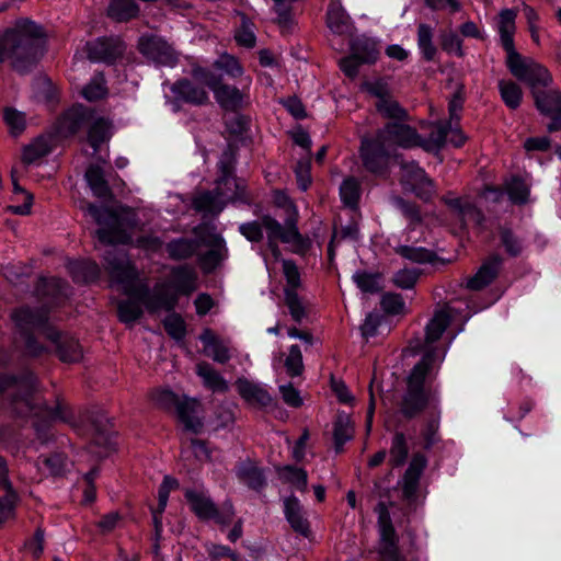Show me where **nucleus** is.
I'll return each mask as SVG.
<instances>
[{
    "label": "nucleus",
    "instance_id": "nucleus-1",
    "mask_svg": "<svg viewBox=\"0 0 561 561\" xmlns=\"http://www.w3.org/2000/svg\"><path fill=\"white\" fill-rule=\"evenodd\" d=\"M37 390L38 379L33 371L28 369L19 374L0 371V396H3V405L9 409L11 414L16 416L35 415L46 417L47 420L38 419L34 426L38 438L47 440L50 422L61 421L72 424V413L60 402H57L54 408L47 404L39 405L34 397Z\"/></svg>",
    "mask_w": 561,
    "mask_h": 561
},
{
    "label": "nucleus",
    "instance_id": "nucleus-2",
    "mask_svg": "<svg viewBox=\"0 0 561 561\" xmlns=\"http://www.w3.org/2000/svg\"><path fill=\"white\" fill-rule=\"evenodd\" d=\"M104 267L110 276L123 287V293L128 297L142 301L149 312L163 309L173 311L178 305V293L170 289L167 284H158L151 291L147 283L138 278L134 265L129 263L126 254L115 248L104 254Z\"/></svg>",
    "mask_w": 561,
    "mask_h": 561
},
{
    "label": "nucleus",
    "instance_id": "nucleus-3",
    "mask_svg": "<svg viewBox=\"0 0 561 561\" xmlns=\"http://www.w3.org/2000/svg\"><path fill=\"white\" fill-rule=\"evenodd\" d=\"M45 31L28 19H20L0 35V64L10 62L20 75L28 73L44 55Z\"/></svg>",
    "mask_w": 561,
    "mask_h": 561
},
{
    "label": "nucleus",
    "instance_id": "nucleus-4",
    "mask_svg": "<svg viewBox=\"0 0 561 561\" xmlns=\"http://www.w3.org/2000/svg\"><path fill=\"white\" fill-rule=\"evenodd\" d=\"M436 348L424 353L407 377V389L401 398L399 411L407 420H413L423 413L432 400L431 390L425 387L426 378L443 360Z\"/></svg>",
    "mask_w": 561,
    "mask_h": 561
},
{
    "label": "nucleus",
    "instance_id": "nucleus-5",
    "mask_svg": "<svg viewBox=\"0 0 561 561\" xmlns=\"http://www.w3.org/2000/svg\"><path fill=\"white\" fill-rule=\"evenodd\" d=\"M236 151L228 146L218 161L219 176L216 180V187L211 191H204L192 199V206L196 211L217 216L224 210L227 204L224 196L227 195V192L221 188V185L231 182L230 178L236 169Z\"/></svg>",
    "mask_w": 561,
    "mask_h": 561
},
{
    "label": "nucleus",
    "instance_id": "nucleus-6",
    "mask_svg": "<svg viewBox=\"0 0 561 561\" xmlns=\"http://www.w3.org/2000/svg\"><path fill=\"white\" fill-rule=\"evenodd\" d=\"M506 66L518 80L526 82L531 93L552 83L549 70L531 58H524L517 50L507 55Z\"/></svg>",
    "mask_w": 561,
    "mask_h": 561
},
{
    "label": "nucleus",
    "instance_id": "nucleus-7",
    "mask_svg": "<svg viewBox=\"0 0 561 561\" xmlns=\"http://www.w3.org/2000/svg\"><path fill=\"white\" fill-rule=\"evenodd\" d=\"M87 210L94 221L101 226L95 232L101 243L112 245L128 242L129 236L123 229L122 221L115 211L94 204H89Z\"/></svg>",
    "mask_w": 561,
    "mask_h": 561
},
{
    "label": "nucleus",
    "instance_id": "nucleus-8",
    "mask_svg": "<svg viewBox=\"0 0 561 561\" xmlns=\"http://www.w3.org/2000/svg\"><path fill=\"white\" fill-rule=\"evenodd\" d=\"M358 152L366 171L375 175L387 174L393 151L376 135L363 137Z\"/></svg>",
    "mask_w": 561,
    "mask_h": 561
},
{
    "label": "nucleus",
    "instance_id": "nucleus-9",
    "mask_svg": "<svg viewBox=\"0 0 561 561\" xmlns=\"http://www.w3.org/2000/svg\"><path fill=\"white\" fill-rule=\"evenodd\" d=\"M213 230L214 229H210L206 225H198L193 228V233L195 237L201 238L202 244L210 248L207 252L199 254L197 257L198 264L204 273L215 271L228 255L225 239Z\"/></svg>",
    "mask_w": 561,
    "mask_h": 561
},
{
    "label": "nucleus",
    "instance_id": "nucleus-10",
    "mask_svg": "<svg viewBox=\"0 0 561 561\" xmlns=\"http://www.w3.org/2000/svg\"><path fill=\"white\" fill-rule=\"evenodd\" d=\"M364 90L376 98V111L392 122H405L409 119L408 111L393 98L391 90L383 80H375L364 83Z\"/></svg>",
    "mask_w": 561,
    "mask_h": 561
},
{
    "label": "nucleus",
    "instance_id": "nucleus-11",
    "mask_svg": "<svg viewBox=\"0 0 561 561\" xmlns=\"http://www.w3.org/2000/svg\"><path fill=\"white\" fill-rule=\"evenodd\" d=\"M137 49L149 61L164 67H173L179 61V54L163 37L144 34L138 38Z\"/></svg>",
    "mask_w": 561,
    "mask_h": 561
},
{
    "label": "nucleus",
    "instance_id": "nucleus-12",
    "mask_svg": "<svg viewBox=\"0 0 561 561\" xmlns=\"http://www.w3.org/2000/svg\"><path fill=\"white\" fill-rule=\"evenodd\" d=\"M375 135L392 151L397 148H415L420 144V134L416 128L400 121L385 124L376 130Z\"/></svg>",
    "mask_w": 561,
    "mask_h": 561
},
{
    "label": "nucleus",
    "instance_id": "nucleus-13",
    "mask_svg": "<svg viewBox=\"0 0 561 561\" xmlns=\"http://www.w3.org/2000/svg\"><path fill=\"white\" fill-rule=\"evenodd\" d=\"M126 44L119 36H101L85 44L88 58L93 62L114 65L122 59L126 51Z\"/></svg>",
    "mask_w": 561,
    "mask_h": 561
},
{
    "label": "nucleus",
    "instance_id": "nucleus-14",
    "mask_svg": "<svg viewBox=\"0 0 561 561\" xmlns=\"http://www.w3.org/2000/svg\"><path fill=\"white\" fill-rule=\"evenodd\" d=\"M186 501L188 502L192 512L202 520H215L218 524H229L233 516L232 505H228L226 513H221L213 500L204 494L187 489L184 493Z\"/></svg>",
    "mask_w": 561,
    "mask_h": 561
},
{
    "label": "nucleus",
    "instance_id": "nucleus-15",
    "mask_svg": "<svg viewBox=\"0 0 561 561\" xmlns=\"http://www.w3.org/2000/svg\"><path fill=\"white\" fill-rule=\"evenodd\" d=\"M426 466V457L420 451L414 453L403 476L398 481L402 499L410 505L414 504L417 500L421 478Z\"/></svg>",
    "mask_w": 561,
    "mask_h": 561
},
{
    "label": "nucleus",
    "instance_id": "nucleus-16",
    "mask_svg": "<svg viewBox=\"0 0 561 561\" xmlns=\"http://www.w3.org/2000/svg\"><path fill=\"white\" fill-rule=\"evenodd\" d=\"M401 178L403 185L408 186L419 198L428 201L434 192V183L426 175L425 171L414 161H401Z\"/></svg>",
    "mask_w": 561,
    "mask_h": 561
},
{
    "label": "nucleus",
    "instance_id": "nucleus-17",
    "mask_svg": "<svg viewBox=\"0 0 561 561\" xmlns=\"http://www.w3.org/2000/svg\"><path fill=\"white\" fill-rule=\"evenodd\" d=\"M287 211L289 215L286 218L284 225L279 224L270 215L262 216L263 226L267 234L268 248L271 249L273 255L276 257L280 254L277 242H289V234L295 226V222L297 221V214L291 203H288Z\"/></svg>",
    "mask_w": 561,
    "mask_h": 561
},
{
    "label": "nucleus",
    "instance_id": "nucleus-18",
    "mask_svg": "<svg viewBox=\"0 0 561 561\" xmlns=\"http://www.w3.org/2000/svg\"><path fill=\"white\" fill-rule=\"evenodd\" d=\"M536 107L539 112L551 118L547 128L550 133L561 129V91L551 88H540L533 93Z\"/></svg>",
    "mask_w": 561,
    "mask_h": 561
},
{
    "label": "nucleus",
    "instance_id": "nucleus-19",
    "mask_svg": "<svg viewBox=\"0 0 561 561\" xmlns=\"http://www.w3.org/2000/svg\"><path fill=\"white\" fill-rule=\"evenodd\" d=\"M11 319L20 334H26L27 332L42 329L46 335L47 329H51L47 325L48 312L43 308L22 306L11 312Z\"/></svg>",
    "mask_w": 561,
    "mask_h": 561
},
{
    "label": "nucleus",
    "instance_id": "nucleus-20",
    "mask_svg": "<svg viewBox=\"0 0 561 561\" xmlns=\"http://www.w3.org/2000/svg\"><path fill=\"white\" fill-rule=\"evenodd\" d=\"M92 111L81 104L73 105L58 119L57 131L62 137H70L87 127L92 121Z\"/></svg>",
    "mask_w": 561,
    "mask_h": 561
},
{
    "label": "nucleus",
    "instance_id": "nucleus-21",
    "mask_svg": "<svg viewBox=\"0 0 561 561\" xmlns=\"http://www.w3.org/2000/svg\"><path fill=\"white\" fill-rule=\"evenodd\" d=\"M234 473L241 483L255 492H262L267 485L265 469L251 458L237 462Z\"/></svg>",
    "mask_w": 561,
    "mask_h": 561
},
{
    "label": "nucleus",
    "instance_id": "nucleus-22",
    "mask_svg": "<svg viewBox=\"0 0 561 561\" xmlns=\"http://www.w3.org/2000/svg\"><path fill=\"white\" fill-rule=\"evenodd\" d=\"M178 102L187 103L194 106H203L209 103L208 92L204 87L197 85L190 79L176 80L170 88Z\"/></svg>",
    "mask_w": 561,
    "mask_h": 561
},
{
    "label": "nucleus",
    "instance_id": "nucleus-23",
    "mask_svg": "<svg viewBox=\"0 0 561 561\" xmlns=\"http://www.w3.org/2000/svg\"><path fill=\"white\" fill-rule=\"evenodd\" d=\"M91 426L93 433L90 451L99 457H106L115 449V444L112 440V425L108 420L98 417L92 421Z\"/></svg>",
    "mask_w": 561,
    "mask_h": 561
},
{
    "label": "nucleus",
    "instance_id": "nucleus-24",
    "mask_svg": "<svg viewBox=\"0 0 561 561\" xmlns=\"http://www.w3.org/2000/svg\"><path fill=\"white\" fill-rule=\"evenodd\" d=\"M284 514L286 520L290 525V528L296 534L305 538L310 537V523L306 516L304 506L295 495H290L284 499Z\"/></svg>",
    "mask_w": 561,
    "mask_h": 561
},
{
    "label": "nucleus",
    "instance_id": "nucleus-25",
    "mask_svg": "<svg viewBox=\"0 0 561 561\" xmlns=\"http://www.w3.org/2000/svg\"><path fill=\"white\" fill-rule=\"evenodd\" d=\"M46 337L56 343L57 355L64 363H77L82 358V348L78 340L64 336L55 329H47Z\"/></svg>",
    "mask_w": 561,
    "mask_h": 561
},
{
    "label": "nucleus",
    "instance_id": "nucleus-26",
    "mask_svg": "<svg viewBox=\"0 0 561 561\" xmlns=\"http://www.w3.org/2000/svg\"><path fill=\"white\" fill-rule=\"evenodd\" d=\"M219 106L229 112H238L248 104V93L244 89L221 82L213 92Z\"/></svg>",
    "mask_w": 561,
    "mask_h": 561
},
{
    "label": "nucleus",
    "instance_id": "nucleus-27",
    "mask_svg": "<svg viewBox=\"0 0 561 561\" xmlns=\"http://www.w3.org/2000/svg\"><path fill=\"white\" fill-rule=\"evenodd\" d=\"M503 260L494 254L485 260L477 273L467 280V288L471 290H481L489 286L499 275Z\"/></svg>",
    "mask_w": 561,
    "mask_h": 561
},
{
    "label": "nucleus",
    "instance_id": "nucleus-28",
    "mask_svg": "<svg viewBox=\"0 0 561 561\" xmlns=\"http://www.w3.org/2000/svg\"><path fill=\"white\" fill-rule=\"evenodd\" d=\"M236 388L239 396L251 405L266 408L272 404L273 398L262 386L254 383L247 378H238Z\"/></svg>",
    "mask_w": 561,
    "mask_h": 561
},
{
    "label": "nucleus",
    "instance_id": "nucleus-29",
    "mask_svg": "<svg viewBox=\"0 0 561 561\" xmlns=\"http://www.w3.org/2000/svg\"><path fill=\"white\" fill-rule=\"evenodd\" d=\"M199 408L201 404L197 400L185 398L175 411L184 430L193 434H199L204 427V422L198 416Z\"/></svg>",
    "mask_w": 561,
    "mask_h": 561
},
{
    "label": "nucleus",
    "instance_id": "nucleus-30",
    "mask_svg": "<svg viewBox=\"0 0 561 561\" xmlns=\"http://www.w3.org/2000/svg\"><path fill=\"white\" fill-rule=\"evenodd\" d=\"M201 245L202 240L198 237L196 239L181 237L169 241L165 244V251L171 260L183 261L197 254Z\"/></svg>",
    "mask_w": 561,
    "mask_h": 561
},
{
    "label": "nucleus",
    "instance_id": "nucleus-31",
    "mask_svg": "<svg viewBox=\"0 0 561 561\" xmlns=\"http://www.w3.org/2000/svg\"><path fill=\"white\" fill-rule=\"evenodd\" d=\"M440 427V413L439 411H431L427 413L422 422L420 436L423 442V449L431 450L438 443L442 442L439 434Z\"/></svg>",
    "mask_w": 561,
    "mask_h": 561
},
{
    "label": "nucleus",
    "instance_id": "nucleus-32",
    "mask_svg": "<svg viewBox=\"0 0 561 561\" xmlns=\"http://www.w3.org/2000/svg\"><path fill=\"white\" fill-rule=\"evenodd\" d=\"M451 322L449 308L445 306L436 310L425 327V344L438 341Z\"/></svg>",
    "mask_w": 561,
    "mask_h": 561
},
{
    "label": "nucleus",
    "instance_id": "nucleus-33",
    "mask_svg": "<svg viewBox=\"0 0 561 561\" xmlns=\"http://www.w3.org/2000/svg\"><path fill=\"white\" fill-rule=\"evenodd\" d=\"M327 26L334 34H345L350 32L352 23L351 18L342 7L341 2H331L327 11Z\"/></svg>",
    "mask_w": 561,
    "mask_h": 561
},
{
    "label": "nucleus",
    "instance_id": "nucleus-34",
    "mask_svg": "<svg viewBox=\"0 0 561 561\" xmlns=\"http://www.w3.org/2000/svg\"><path fill=\"white\" fill-rule=\"evenodd\" d=\"M515 18L516 12L514 10L505 9L500 13L499 33L501 44L507 55L516 51L514 45Z\"/></svg>",
    "mask_w": 561,
    "mask_h": 561
},
{
    "label": "nucleus",
    "instance_id": "nucleus-35",
    "mask_svg": "<svg viewBox=\"0 0 561 561\" xmlns=\"http://www.w3.org/2000/svg\"><path fill=\"white\" fill-rule=\"evenodd\" d=\"M53 150L50 137L38 136L31 144L23 147L22 162L26 165L36 163Z\"/></svg>",
    "mask_w": 561,
    "mask_h": 561
},
{
    "label": "nucleus",
    "instance_id": "nucleus-36",
    "mask_svg": "<svg viewBox=\"0 0 561 561\" xmlns=\"http://www.w3.org/2000/svg\"><path fill=\"white\" fill-rule=\"evenodd\" d=\"M377 553L380 561H407L399 548V537L396 534L379 535Z\"/></svg>",
    "mask_w": 561,
    "mask_h": 561
},
{
    "label": "nucleus",
    "instance_id": "nucleus-37",
    "mask_svg": "<svg viewBox=\"0 0 561 561\" xmlns=\"http://www.w3.org/2000/svg\"><path fill=\"white\" fill-rule=\"evenodd\" d=\"M450 130V122H438L436 123L428 137L422 138L420 135V144L417 147L423 148L427 152L439 150L447 141Z\"/></svg>",
    "mask_w": 561,
    "mask_h": 561
},
{
    "label": "nucleus",
    "instance_id": "nucleus-38",
    "mask_svg": "<svg viewBox=\"0 0 561 561\" xmlns=\"http://www.w3.org/2000/svg\"><path fill=\"white\" fill-rule=\"evenodd\" d=\"M172 276L176 291L182 295H191L196 290L197 275L193 267L181 265L172 270Z\"/></svg>",
    "mask_w": 561,
    "mask_h": 561
},
{
    "label": "nucleus",
    "instance_id": "nucleus-39",
    "mask_svg": "<svg viewBox=\"0 0 561 561\" xmlns=\"http://www.w3.org/2000/svg\"><path fill=\"white\" fill-rule=\"evenodd\" d=\"M196 374L203 379L205 387L214 392H227L228 382L225 378L208 363L202 362L196 366Z\"/></svg>",
    "mask_w": 561,
    "mask_h": 561
},
{
    "label": "nucleus",
    "instance_id": "nucleus-40",
    "mask_svg": "<svg viewBox=\"0 0 561 561\" xmlns=\"http://www.w3.org/2000/svg\"><path fill=\"white\" fill-rule=\"evenodd\" d=\"M68 270L77 283H91L99 278V265L89 260L73 261L68 264Z\"/></svg>",
    "mask_w": 561,
    "mask_h": 561
},
{
    "label": "nucleus",
    "instance_id": "nucleus-41",
    "mask_svg": "<svg viewBox=\"0 0 561 561\" xmlns=\"http://www.w3.org/2000/svg\"><path fill=\"white\" fill-rule=\"evenodd\" d=\"M409 453L410 448L405 434L397 431L391 438L389 465L392 468L402 467L409 458Z\"/></svg>",
    "mask_w": 561,
    "mask_h": 561
},
{
    "label": "nucleus",
    "instance_id": "nucleus-42",
    "mask_svg": "<svg viewBox=\"0 0 561 561\" xmlns=\"http://www.w3.org/2000/svg\"><path fill=\"white\" fill-rule=\"evenodd\" d=\"M353 435L354 427L350 416L345 413H339L333 426V439L336 453L342 451L343 445L351 440Z\"/></svg>",
    "mask_w": 561,
    "mask_h": 561
},
{
    "label": "nucleus",
    "instance_id": "nucleus-43",
    "mask_svg": "<svg viewBox=\"0 0 561 561\" xmlns=\"http://www.w3.org/2000/svg\"><path fill=\"white\" fill-rule=\"evenodd\" d=\"M230 183L227 185H221V188L227 192V195L224 196V199L230 203H242L245 205H250L252 203V197L248 192L247 183L243 179L237 178L234 172L230 178Z\"/></svg>",
    "mask_w": 561,
    "mask_h": 561
},
{
    "label": "nucleus",
    "instance_id": "nucleus-44",
    "mask_svg": "<svg viewBox=\"0 0 561 561\" xmlns=\"http://www.w3.org/2000/svg\"><path fill=\"white\" fill-rule=\"evenodd\" d=\"M394 252L416 264L435 263L438 260L433 250L423 247L399 245L394 248Z\"/></svg>",
    "mask_w": 561,
    "mask_h": 561
},
{
    "label": "nucleus",
    "instance_id": "nucleus-45",
    "mask_svg": "<svg viewBox=\"0 0 561 561\" xmlns=\"http://www.w3.org/2000/svg\"><path fill=\"white\" fill-rule=\"evenodd\" d=\"M85 180L94 196L99 198H106L111 196V188L104 178L101 167L90 165L85 171Z\"/></svg>",
    "mask_w": 561,
    "mask_h": 561
},
{
    "label": "nucleus",
    "instance_id": "nucleus-46",
    "mask_svg": "<svg viewBox=\"0 0 561 561\" xmlns=\"http://www.w3.org/2000/svg\"><path fill=\"white\" fill-rule=\"evenodd\" d=\"M142 301L129 297L117 304V316L122 323L133 325L142 316Z\"/></svg>",
    "mask_w": 561,
    "mask_h": 561
},
{
    "label": "nucleus",
    "instance_id": "nucleus-47",
    "mask_svg": "<svg viewBox=\"0 0 561 561\" xmlns=\"http://www.w3.org/2000/svg\"><path fill=\"white\" fill-rule=\"evenodd\" d=\"M362 188L360 182L354 176H347L344 179L340 186V196L342 203L350 207L356 208L360 198Z\"/></svg>",
    "mask_w": 561,
    "mask_h": 561
},
{
    "label": "nucleus",
    "instance_id": "nucleus-48",
    "mask_svg": "<svg viewBox=\"0 0 561 561\" xmlns=\"http://www.w3.org/2000/svg\"><path fill=\"white\" fill-rule=\"evenodd\" d=\"M140 9L137 2H110L107 15L115 22H127L138 16Z\"/></svg>",
    "mask_w": 561,
    "mask_h": 561
},
{
    "label": "nucleus",
    "instance_id": "nucleus-49",
    "mask_svg": "<svg viewBox=\"0 0 561 561\" xmlns=\"http://www.w3.org/2000/svg\"><path fill=\"white\" fill-rule=\"evenodd\" d=\"M363 64H374L378 59L379 51L376 44L369 39H356L352 44V53Z\"/></svg>",
    "mask_w": 561,
    "mask_h": 561
},
{
    "label": "nucleus",
    "instance_id": "nucleus-50",
    "mask_svg": "<svg viewBox=\"0 0 561 561\" xmlns=\"http://www.w3.org/2000/svg\"><path fill=\"white\" fill-rule=\"evenodd\" d=\"M111 123L105 118H99L92 123L88 133V141L94 151H98L100 146L111 137Z\"/></svg>",
    "mask_w": 561,
    "mask_h": 561
},
{
    "label": "nucleus",
    "instance_id": "nucleus-51",
    "mask_svg": "<svg viewBox=\"0 0 561 561\" xmlns=\"http://www.w3.org/2000/svg\"><path fill=\"white\" fill-rule=\"evenodd\" d=\"M417 45L426 61L435 58L437 48L433 44V28L425 23H421L417 27Z\"/></svg>",
    "mask_w": 561,
    "mask_h": 561
},
{
    "label": "nucleus",
    "instance_id": "nucleus-52",
    "mask_svg": "<svg viewBox=\"0 0 561 561\" xmlns=\"http://www.w3.org/2000/svg\"><path fill=\"white\" fill-rule=\"evenodd\" d=\"M511 202L515 205H524L529 199L528 184L519 176H513L505 185Z\"/></svg>",
    "mask_w": 561,
    "mask_h": 561
},
{
    "label": "nucleus",
    "instance_id": "nucleus-53",
    "mask_svg": "<svg viewBox=\"0 0 561 561\" xmlns=\"http://www.w3.org/2000/svg\"><path fill=\"white\" fill-rule=\"evenodd\" d=\"M285 305L288 308V311L296 323H301L304 318L307 316L306 305L302 298L298 295L297 290L294 288H285Z\"/></svg>",
    "mask_w": 561,
    "mask_h": 561
},
{
    "label": "nucleus",
    "instance_id": "nucleus-54",
    "mask_svg": "<svg viewBox=\"0 0 561 561\" xmlns=\"http://www.w3.org/2000/svg\"><path fill=\"white\" fill-rule=\"evenodd\" d=\"M278 473L284 481L290 483L297 490L306 492L308 474L305 469L288 465L279 468Z\"/></svg>",
    "mask_w": 561,
    "mask_h": 561
},
{
    "label": "nucleus",
    "instance_id": "nucleus-55",
    "mask_svg": "<svg viewBox=\"0 0 561 561\" xmlns=\"http://www.w3.org/2000/svg\"><path fill=\"white\" fill-rule=\"evenodd\" d=\"M499 90L507 107L516 110L520 105L523 93L517 83L502 80L499 82Z\"/></svg>",
    "mask_w": 561,
    "mask_h": 561
},
{
    "label": "nucleus",
    "instance_id": "nucleus-56",
    "mask_svg": "<svg viewBox=\"0 0 561 561\" xmlns=\"http://www.w3.org/2000/svg\"><path fill=\"white\" fill-rule=\"evenodd\" d=\"M38 460L53 477H64L68 470V459L65 454L55 453L50 456H41Z\"/></svg>",
    "mask_w": 561,
    "mask_h": 561
},
{
    "label": "nucleus",
    "instance_id": "nucleus-57",
    "mask_svg": "<svg viewBox=\"0 0 561 561\" xmlns=\"http://www.w3.org/2000/svg\"><path fill=\"white\" fill-rule=\"evenodd\" d=\"M393 204L400 209L402 215L409 220L410 228L414 229L415 226L421 225L423 221L419 205L413 202L405 201L402 197H393Z\"/></svg>",
    "mask_w": 561,
    "mask_h": 561
},
{
    "label": "nucleus",
    "instance_id": "nucleus-58",
    "mask_svg": "<svg viewBox=\"0 0 561 561\" xmlns=\"http://www.w3.org/2000/svg\"><path fill=\"white\" fill-rule=\"evenodd\" d=\"M381 278V274L379 273H368L366 271H358L353 275V279L356 283L357 287L368 294H376L380 291L381 287L379 285Z\"/></svg>",
    "mask_w": 561,
    "mask_h": 561
},
{
    "label": "nucleus",
    "instance_id": "nucleus-59",
    "mask_svg": "<svg viewBox=\"0 0 561 561\" xmlns=\"http://www.w3.org/2000/svg\"><path fill=\"white\" fill-rule=\"evenodd\" d=\"M11 178H12V183H13V193L15 195L22 194L24 197V202L22 205H10V206H8L7 209H8V211H10L11 214H14V215H21V216L30 215L32 205H33V201H34V196L32 193L27 192L22 186H20V184L13 173L11 174Z\"/></svg>",
    "mask_w": 561,
    "mask_h": 561
},
{
    "label": "nucleus",
    "instance_id": "nucleus-60",
    "mask_svg": "<svg viewBox=\"0 0 561 561\" xmlns=\"http://www.w3.org/2000/svg\"><path fill=\"white\" fill-rule=\"evenodd\" d=\"M499 234L501 243L504 247L506 253L511 256H518L523 251V245L519 238L507 226L499 227Z\"/></svg>",
    "mask_w": 561,
    "mask_h": 561
},
{
    "label": "nucleus",
    "instance_id": "nucleus-61",
    "mask_svg": "<svg viewBox=\"0 0 561 561\" xmlns=\"http://www.w3.org/2000/svg\"><path fill=\"white\" fill-rule=\"evenodd\" d=\"M163 328L165 332L174 340L181 341L185 337L186 325L183 318L179 313H170L163 320Z\"/></svg>",
    "mask_w": 561,
    "mask_h": 561
},
{
    "label": "nucleus",
    "instance_id": "nucleus-62",
    "mask_svg": "<svg viewBox=\"0 0 561 561\" xmlns=\"http://www.w3.org/2000/svg\"><path fill=\"white\" fill-rule=\"evenodd\" d=\"M241 16V27L236 32L234 39L240 46L253 48L255 46V35L252 31L253 24L244 13H239Z\"/></svg>",
    "mask_w": 561,
    "mask_h": 561
},
{
    "label": "nucleus",
    "instance_id": "nucleus-63",
    "mask_svg": "<svg viewBox=\"0 0 561 561\" xmlns=\"http://www.w3.org/2000/svg\"><path fill=\"white\" fill-rule=\"evenodd\" d=\"M285 368L290 377H298L304 373L302 354L298 345L295 344L289 347V353L285 359Z\"/></svg>",
    "mask_w": 561,
    "mask_h": 561
},
{
    "label": "nucleus",
    "instance_id": "nucleus-64",
    "mask_svg": "<svg viewBox=\"0 0 561 561\" xmlns=\"http://www.w3.org/2000/svg\"><path fill=\"white\" fill-rule=\"evenodd\" d=\"M214 67L216 69L222 70L228 76L232 78H237L242 76L243 68L238 61V59L231 55L224 54L221 55L215 62Z\"/></svg>",
    "mask_w": 561,
    "mask_h": 561
}]
</instances>
